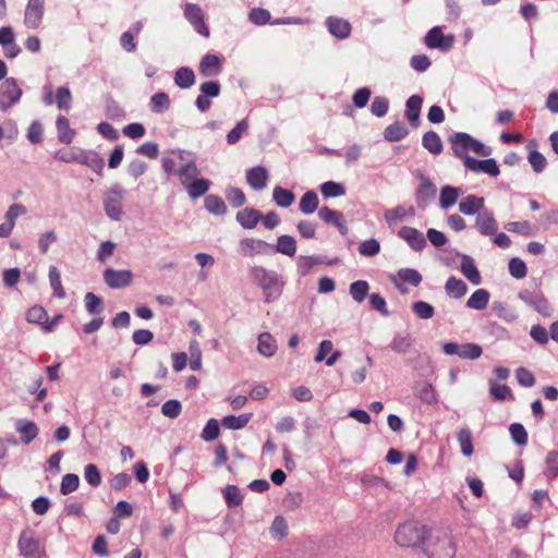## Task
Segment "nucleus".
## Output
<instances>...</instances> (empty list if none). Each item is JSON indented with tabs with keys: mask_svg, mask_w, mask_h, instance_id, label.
Returning a JSON list of instances; mask_svg holds the SVG:
<instances>
[{
	"mask_svg": "<svg viewBox=\"0 0 558 558\" xmlns=\"http://www.w3.org/2000/svg\"><path fill=\"white\" fill-rule=\"evenodd\" d=\"M368 291L369 284L365 280H357L350 284V294L352 299L357 303H362L365 300Z\"/></svg>",
	"mask_w": 558,
	"mask_h": 558,
	"instance_id": "obj_51",
	"label": "nucleus"
},
{
	"mask_svg": "<svg viewBox=\"0 0 558 558\" xmlns=\"http://www.w3.org/2000/svg\"><path fill=\"white\" fill-rule=\"evenodd\" d=\"M174 83L178 87L186 89L194 85L195 74L191 68H179L174 74Z\"/></svg>",
	"mask_w": 558,
	"mask_h": 558,
	"instance_id": "obj_41",
	"label": "nucleus"
},
{
	"mask_svg": "<svg viewBox=\"0 0 558 558\" xmlns=\"http://www.w3.org/2000/svg\"><path fill=\"white\" fill-rule=\"evenodd\" d=\"M461 194V190L459 187H454L451 185L442 186L439 195V205L442 209H448L453 206L459 196Z\"/></svg>",
	"mask_w": 558,
	"mask_h": 558,
	"instance_id": "obj_34",
	"label": "nucleus"
},
{
	"mask_svg": "<svg viewBox=\"0 0 558 558\" xmlns=\"http://www.w3.org/2000/svg\"><path fill=\"white\" fill-rule=\"evenodd\" d=\"M423 105V98L418 95H412L405 102V117L413 128L420 124V114Z\"/></svg>",
	"mask_w": 558,
	"mask_h": 558,
	"instance_id": "obj_24",
	"label": "nucleus"
},
{
	"mask_svg": "<svg viewBox=\"0 0 558 558\" xmlns=\"http://www.w3.org/2000/svg\"><path fill=\"white\" fill-rule=\"evenodd\" d=\"M415 396L423 402L434 404L437 402V396L433 386L428 383H420L415 387Z\"/></svg>",
	"mask_w": 558,
	"mask_h": 558,
	"instance_id": "obj_48",
	"label": "nucleus"
},
{
	"mask_svg": "<svg viewBox=\"0 0 558 558\" xmlns=\"http://www.w3.org/2000/svg\"><path fill=\"white\" fill-rule=\"evenodd\" d=\"M46 0H27L23 24L28 29H38L43 23Z\"/></svg>",
	"mask_w": 558,
	"mask_h": 558,
	"instance_id": "obj_9",
	"label": "nucleus"
},
{
	"mask_svg": "<svg viewBox=\"0 0 558 558\" xmlns=\"http://www.w3.org/2000/svg\"><path fill=\"white\" fill-rule=\"evenodd\" d=\"M226 198L232 207L239 208L246 202L245 194L239 187L228 186L226 189Z\"/></svg>",
	"mask_w": 558,
	"mask_h": 558,
	"instance_id": "obj_56",
	"label": "nucleus"
},
{
	"mask_svg": "<svg viewBox=\"0 0 558 558\" xmlns=\"http://www.w3.org/2000/svg\"><path fill=\"white\" fill-rule=\"evenodd\" d=\"M420 185L415 192V203L418 208L425 209L436 197V185L423 173L418 174Z\"/></svg>",
	"mask_w": 558,
	"mask_h": 558,
	"instance_id": "obj_13",
	"label": "nucleus"
},
{
	"mask_svg": "<svg viewBox=\"0 0 558 558\" xmlns=\"http://www.w3.org/2000/svg\"><path fill=\"white\" fill-rule=\"evenodd\" d=\"M170 97L163 92L156 93L151 96L149 101V109L151 112L161 114L170 108Z\"/></svg>",
	"mask_w": 558,
	"mask_h": 558,
	"instance_id": "obj_39",
	"label": "nucleus"
},
{
	"mask_svg": "<svg viewBox=\"0 0 558 558\" xmlns=\"http://www.w3.org/2000/svg\"><path fill=\"white\" fill-rule=\"evenodd\" d=\"M124 194L125 190L119 183L112 184L105 193V213L113 221H120L122 219Z\"/></svg>",
	"mask_w": 558,
	"mask_h": 558,
	"instance_id": "obj_5",
	"label": "nucleus"
},
{
	"mask_svg": "<svg viewBox=\"0 0 558 558\" xmlns=\"http://www.w3.org/2000/svg\"><path fill=\"white\" fill-rule=\"evenodd\" d=\"M53 101L59 110H70L72 106V94L70 88L68 86L59 87Z\"/></svg>",
	"mask_w": 558,
	"mask_h": 558,
	"instance_id": "obj_52",
	"label": "nucleus"
},
{
	"mask_svg": "<svg viewBox=\"0 0 558 558\" xmlns=\"http://www.w3.org/2000/svg\"><path fill=\"white\" fill-rule=\"evenodd\" d=\"M263 215L254 208L245 207L236 213L235 219L244 229H254Z\"/></svg>",
	"mask_w": 558,
	"mask_h": 558,
	"instance_id": "obj_25",
	"label": "nucleus"
},
{
	"mask_svg": "<svg viewBox=\"0 0 558 558\" xmlns=\"http://www.w3.org/2000/svg\"><path fill=\"white\" fill-rule=\"evenodd\" d=\"M413 313L421 319H429L434 316V307L425 301H416L412 304Z\"/></svg>",
	"mask_w": 558,
	"mask_h": 558,
	"instance_id": "obj_63",
	"label": "nucleus"
},
{
	"mask_svg": "<svg viewBox=\"0 0 558 558\" xmlns=\"http://www.w3.org/2000/svg\"><path fill=\"white\" fill-rule=\"evenodd\" d=\"M199 174L201 169L197 167L195 160H189L184 162L177 170V175L179 177L180 183L183 187L189 183L193 182L194 180L198 179Z\"/></svg>",
	"mask_w": 558,
	"mask_h": 558,
	"instance_id": "obj_26",
	"label": "nucleus"
},
{
	"mask_svg": "<svg viewBox=\"0 0 558 558\" xmlns=\"http://www.w3.org/2000/svg\"><path fill=\"white\" fill-rule=\"evenodd\" d=\"M457 440L460 445L461 453L470 458L474 452L472 433L469 428H461L457 434Z\"/></svg>",
	"mask_w": 558,
	"mask_h": 558,
	"instance_id": "obj_45",
	"label": "nucleus"
},
{
	"mask_svg": "<svg viewBox=\"0 0 558 558\" xmlns=\"http://www.w3.org/2000/svg\"><path fill=\"white\" fill-rule=\"evenodd\" d=\"M56 126L58 131V140L63 144H71L74 138L75 131L70 128L68 118L59 116L56 121Z\"/></svg>",
	"mask_w": 558,
	"mask_h": 558,
	"instance_id": "obj_35",
	"label": "nucleus"
},
{
	"mask_svg": "<svg viewBox=\"0 0 558 558\" xmlns=\"http://www.w3.org/2000/svg\"><path fill=\"white\" fill-rule=\"evenodd\" d=\"M78 163L87 166L97 174H101L105 167L104 158L93 150H81Z\"/></svg>",
	"mask_w": 558,
	"mask_h": 558,
	"instance_id": "obj_29",
	"label": "nucleus"
},
{
	"mask_svg": "<svg viewBox=\"0 0 558 558\" xmlns=\"http://www.w3.org/2000/svg\"><path fill=\"white\" fill-rule=\"evenodd\" d=\"M427 558H453L456 544L448 529L429 530L423 545Z\"/></svg>",
	"mask_w": 558,
	"mask_h": 558,
	"instance_id": "obj_2",
	"label": "nucleus"
},
{
	"mask_svg": "<svg viewBox=\"0 0 558 558\" xmlns=\"http://www.w3.org/2000/svg\"><path fill=\"white\" fill-rule=\"evenodd\" d=\"M223 497L229 508L238 507L242 504L243 497L238 486L227 485L223 489Z\"/></svg>",
	"mask_w": 558,
	"mask_h": 558,
	"instance_id": "obj_53",
	"label": "nucleus"
},
{
	"mask_svg": "<svg viewBox=\"0 0 558 558\" xmlns=\"http://www.w3.org/2000/svg\"><path fill=\"white\" fill-rule=\"evenodd\" d=\"M412 345V340L407 333H396L390 348L397 353H407Z\"/></svg>",
	"mask_w": 558,
	"mask_h": 558,
	"instance_id": "obj_55",
	"label": "nucleus"
},
{
	"mask_svg": "<svg viewBox=\"0 0 558 558\" xmlns=\"http://www.w3.org/2000/svg\"><path fill=\"white\" fill-rule=\"evenodd\" d=\"M461 272L471 283L475 286L480 284L482 281L480 271L473 258L469 255H461Z\"/></svg>",
	"mask_w": 558,
	"mask_h": 558,
	"instance_id": "obj_30",
	"label": "nucleus"
},
{
	"mask_svg": "<svg viewBox=\"0 0 558 558\" xmlns=\"http://www.w3.org/2000/svg\"><path fill=\"white\" fill-rule=\"evenodd\" d=\"M17 548L20 555L24 558H41L44 553L40 541L35 536V532L29 529L22 531Z\"/></svg>",
	"mask_w": 558,
	"mask_h": 558,
	"instance_id": "obj_7",
	"label": "nucleus"
},
{
	"mask_svg": "<svg viewBox=\"0 0 558 558\" xmlns=\"http://www.w3.org/2000/svg\"><path fill=\"white\" fill-rule=\"evenodd\" d=\"M508 269H509L510 275L515 279H522V278L526 277V274H527V268H526L525 263L518 257H512L509 260Z\"/></svg>",
	"mask_w": 558,
	"mask_h": 558,
	"instance_id": "obj_60",
	"label": "nucleus"
},
{
	"mask_svg": "<svg viewBox=\"0 0 558 558\" xmlns=\"http://www.w3.org/2000/svg\"><path fill=\"white\" fill-rule=\"evenodd\" d=\"M84 478L93 487L101 484V474L96 464L88 463L84 468Z\"/></svg>",
	"mask_w": 558,
	"mask_h": 558,
	"instance_id": "obj_59",
	"label": "nucleus"
},
{
	"mask_svg": "<svg viewBox=\"0 0 558 558\" xmlns=\"http://www.w3.org/2000/svg\"><path fill=\"white\" fill-rule=\"evenodd\" d=\"M184 17L190 22L195 32L205 38L210 35L209 28L204 21L202 8L195 3H186L184 7Z\"/></svg>",
	"mask_w": 558,
	"mask_h": 558,
	"instance_id": "obj_12",
	"label": "nucleus"
},
{
	"mask_svg": "<svg viewBox=\"0 0 558 558\" xmlns=\"http://www.w3.org/2000/svg\"><path fill=\"white\" fill-rule=\"evenodd\" d=\"M48 277H49L50 286L53 290V295L58 299H64L65 291L62 287L60 271L58 270V268L56 266L49 267Z\"/></svg>",
	"mask_w": 558,
	"mask_h": 558,
	"instance_id": "obj_49",
	"label": "nucleus"
},
{
	"mask_svg": "<svg viewBox=\"0 0 558 558\" xmlns=\"http://www.w3.org/2000/svg\"><path fill=\"white\" fill-rule=\"evenodd\" d=\"M445 290L448 295L460 299L466 293L468 287L463 280L450 277L445 284Z\"/></svg>",
	"mask_w": 558,
	"mask_h": 558,
	"instance_id": "obj_47",
	"label": "nucleus"
},
{
	"mask_svg": "<svg viewBox=\"0 0 558 558\" xmlns=\"http://www.w3.org/2000/svg\"><path fill=\"white\" fill-rule=\"evenodd\" d=\"M46 318L47 311L40 305H35L31 307L26 313V320L29 324H37L43 326L44 320H46Z\"/></svg>",
	"mask_w": 558,
	"mask_h": 558,
	"instance_id": "obj_64",
	"label": "nucleus"
},
{
	"mask_svg": "<svg viewBox=\"0 0 558 558\" xmlns=\"http://www.w3.org/2000/svg\"><path fill=\"white\" fill-rule=\"evenodd\" d=\"M409 134L408 128L404 123L397 121L388 125L384 131V137L388 142H398Z\"/></svg>",
	"mask_w": 558,
	"mask_h": 558,
	"instance_id": "obj_38",
	"label": "nucleus"
},
{
	"mask_svg": "<svg viewBox=\"0 0 558 558\" xmlns=\"http://www.w3.org/2000/svg\"><path fill=\"white\" fill-rule=\"evenodd\" d=\"M518 298L542 316L549 317L554 312L550 303L539 290L524 289L519 292Z\"/></svg>",
	"mask_w": 558,
	"mask_h": 558,
	"instance_id": "obj_6",
	"label": "nucleus"
},
{
	"mask_svg": "<svg viewBox=\"0 0 558 558\" xmlns=\"http://www.w3.org/2000/svg\"><path fill=\"white\" fill-rule=\"evenodd\" d=\"M319 199L314 191H307L303 194L299 203V209L304 215H311L318 209Z\"/></svg>",
	"mask_w": 558,
	"mask_h": 558,
	"instance_id": "obj_36",
	"label": "nucleus"
},
{
	"mask_svg": "<svg viewBox=\"0 0 558 558\" xmlns=\"http://www.w3.org/2000/svg\"><path fill=\"white\" fill-rule=\"evenodd\" d=\"M211 182L205 178H198L193 182L189 183L184 186L187 192V195L192 199H197L204 196L210 189Z\"/></svg>",
	"mask_w": 558,
	"mask_h": 558,
	"instance_id": "obj_32",
	"label": "nucleus"
},
{
	"mask_svg": "<svg viewBox=\"0 0 558 558\" xmlns=\"http://www.w3.org/2000/svg\"><path fill=\"white\" fill-rule=\"evenodd\" d=\"M397 289L402 293H407L408 289L403 287V282H408L413 287L420 286L422 276L416 269L401 268L398 270L396 277L392 279Z\"/></svg>",
	"mask_w": 558,
	"mask_h": 558,
	"instance_id": "obj_18",
	"label": "nucleus"
},
{
	"mask_svg": "<svg viewBox=\"0 0 558 558\" xmlns=\"http://www.w3.org/2000/svg\"><path fill=\"white\" fill-rule=\"evenodd\" d=\"M415 210L412 206L405 207V206H397L392 209H387L384 214L386 222L391 226L399 221H402L403 219L408 217H414Z\"/></svg>",
	"mask_w": 558,
	"mask_h": 558,
	"instance_id": "obj_31",
	"label": "nucleus"
},
{
	"mask_svg": "<svg viewBox=\"0 0 558 558\" xmlns=\"http://www.w3.org/2000/svg\"><path fill=\"white\" fill-rule=\"evenodd\" d=\"M257 352L265 356L271 357L276 354L278 344L274 336L269 332H262L257 338Z\"/></svg>",
	"mask_w": 558,
	"mask_h": 558,
	"instance_id": "obj_28",
	"label": "nucleus"
},
{
	"mask_svg": "<svg viewBox=\"0 0 558 558\" xmlns=\"http://www.w3.org/2000/svg\"><path fill=\"white\" fill-rule=\"evenodd\" d=\"M442 350L447 355H458L461 359L476 360L482 353V347L476 343L447 342Z\"/></svg>",
	"mask_w": 558,
	"mask_h": 558,
	"instance_id": "obj_10",
	"label": "nucleus"
},
{
	"mask_svg": "<svg viewBox=\"0 0 558 558\" xmlns=\"http://www.w3.org/2000/svg\"><path fill=\"white\" fill-rule=\"evenodd\" d=\"M320 193L324 197H340L345 194V189L341 183L327 181L320 185Z\"/></svg>",
	"mask_w": 558,
	"mask_h": 558,
	"instance_id": "obj_54",
	"label": "nucleus"
},
{
	"mask_svg": "<svg viewBox=\"0 0 558 558\" xmlns=\"http://www.w3.org/2000/svg\"><path fill=\"white\" fill-rule=\"evenodd\" d=\"M490 293L486 289H477L466 301V306L472 310L482 311L488 305Z\"/></svg>",
	"mask_w": 558,
	"mask_h": 558,
	"instance_id": "obj_33",
	"label": "nucleus"
},
{
	"mask_svg": "<svg viewBox=\"0 0 558 558\" xmlns=\"http://www.w3.org/2000/svg\"><path fill=\"white\" fill-rule=\"evenodd\" d=\"M220 428L219 422L216 418H210L206 423L201 437L205 441H214L219 437Z\"/></svg>",
	"mask_w": 558,
	"mask_h": 558,
	"instance_id": "obj_61",
	"label": "nucleus"
},
{
	"mask_svg": "<svg viewBox=\"0 0 558 558\" xmlns=\"http://www.w3.org/2000/svg\"><path fill=\"white\" fill-rule=\"evenodd\" d=\"M326 26L328 28V32L339 39H345L351 34V24L347 20L341 17H327Z\"/></svg>",
	"mask_w": 558,
	"mask_h": 558,
	"instance_id": "obj_20",
	"label": "nucleus"
},
{
	"mask_svg": "<svg viewBox=\"0 0 558 558\" xmlns=\"http://www.w3.org/2000/svg\"><path fill=\"white\" fill-rule=\"evenodd\" d=\"M422 145L433 155H439L442 151L441 138L434 131H428L423 135Z\"/></svg>",
	"mask_w": 558,
	"mask_h": 558,
	"instance_id": "obj_40",
	"label": "nucleus"
},
{
	"mask_svg": "<svg viewBox=\"0 0 558 558\" xmlns=\"http://www.w3.org/2000/svg\"><path fill=\"white\" fill-rule=\"evenodd\" d=\"M80 485V477L76 474L68 473L62 477L60 492L62 495H69L75 492Z\"/></svg>",
	"mask_w": 558,
	"mask_h": 558,
	"instance_id": "obj_58",
	"label": "nucleus"
},
{
	"mask_svg": "<svg viewBox=\"0 0 558 558\" xmlns=\"http://www.w3.org/2000/svg\"><path fill=\"white\" fill-rule=\"evenodd\" d=\"M204 206L207 211L216 216L225 215L228 209L223 199L215 194H210L205 197Z\"/></svg>",
	"mask_w": 558,
	"mask_h": 558,
	"instance_id": "obj_42",
	"label": "nucleus"
},
{
	"mask_svg": "<svg viewBox=\"0 0 558 558\" xmlns=\"http://www.w3.org/2000/svg\"><path fill=\"white\" fill-rule=\"evenodd\" d=\"M450 143L454 156L461 158L463 161L465 157H470L466 154L469 150L483 157H488L493 153L492 147L484 145L482 142L464 132L453 134L450 137Z\"/></svg>",
	"mask_w": 558,
	"mask_h": 558,
	"instance_id": "obj_4",
	"label": "nucleus"
},
{
	"mask_svg": "<svg viewBox=\"0 0 558 558\" xmlns=\"http://www.w3.org/2000/svg\"><path fill=\"white\" fill-rule=\"evenodd\" d=\"M474 227L480 234L485 236H493L498 231V222L493 211L486 208L475 217Z\"/></svg>",
	"mask_w": 558,
	"mask_h": 558,
	"instance_id": "obj_16",
	"label": "nucleus"
},
{
	"mask_svg": "<svg viewBox=\"0 0 558 558\" xmlns=\"http://www.w3.org/2000/svg\"><path fill=\"white\" fill-rule=\"evenodd\" d=\"M272 199L277 204V206L288 208L294 203L295 195L290 190L283 189L281 186H276L272 191Z\"/></svg>",
	"mask_w": 558,
	"mask_h": 558,
	"instance_id": "obj_43",
	"label": "nucleus"
},
{
	"mask_svg": "<svg viewBox=\"0 0 558 558\" xmlns=\"http://www.w3.org/2000/svg\"><path fill=\"white\" fill-rule=\"evenodd\" d=\"M428 531L425 525L416 521H405L398 525L395 542L407 548L423 546Z\"/></svg>",
	"mask_w": 558,
	"mask_h": 558,
	"instance_id": "obj_3",
	"label": "nucleus"
},
{
	"mask_svg": "<svg viewBox=\"0 0 558 558\" xmlns=\"http://www.w3.org/2000/svg\"><path fill=\"white\" fill-rule=\"evenodd\" d=\"M199 72L205 77H213L221 72L220 59L216 54H205L199 63Z\"/></svg>",
	"mask_w": 558,
	"mask_h": 558,
	"instance_id": "obj_27",
	"label": "nucleus"
},
{
	"mask_svg": "<svg viewBox=\"0 0 558 558\" xmlns=\"http://www.w3.org/2000/svg\"><path fill=\"white\" fill-rule=\"evenodd\" d=\"M512 440L518 446H525L527 444V433L524 426L520 423H512L509 427Z\"/></svg>",
	"mask_w": 558,
	"mask_h": 558,
	"instance_id": "obj_62",
	"label": "nucleus"
},
{
	"mask_svg": "<svg viewBox=\"0 0 558 558\" xmlns=\"http://www.w3.org/2000/svg\"><path fill=\"white\" fill-rule=\"evenodd\" d=\"M132 272L128 269L116 270L107 268L104 271V280L106 284L112 289H121L129 286L132 281Z\"/></svg>",
	"mask_w": 558,
	"mask_h": 558,
	"instance_id": "obj_17",
	"label": "nucleus"
},
{
	"mask_svg": "<svg viewBox=\"0 0 558 558\" xmlns=\"http://www.w3.org/2000/svg\"><path fill=\"white\" fill-rule=\"evenodd\" d=\"M276 252L292 257L296 253V241L291 235H280L277 239Z\"/></svg>",
	"mask_w": 558,
	"mask_h": 558,
	"instance_id": "obj_44",
	"label": "nucleus"
},
{
	"mask_svg": "<svg viewBox=\"0 0 558 558\" xmlns=\"http://www.w3.org/2000/svg\"><path fill=\"white\" fill-rule=\"evenodd\" d=\"M485 209V201L476 195H468L459 203V211L465 216L478 215Z\"/></svg>",
	"mask_w": 558,
	"mask_h": 558,
	"instance_id": "obj_22",
	"label": "nucleus"
},
{
	"mask_svg": "<svg viewBox=\"0 0 558 558\" xmlns=\"http://www.w3.org/2000/svg\"><path fill=\"white\" fill-rule=\"evenodd\" d=\"M16 430L21 434V440L28 445L31 444L38 435V427L34 422H19L16 425Z\"/></svg>",
	"mask_w": 558,
	"mask_h": 558,
	"instance_id": "obj_46",
	"label": "nucleus"
},
{
	"mask_svg": "<svg viewBox=\"0 0 558 558\" xmlns=\"http://www.w3.org/2000/svg\"><path fill=\"white\" fill-rule=\"evenodd\" d=\"M454 37L452 35L445 36L438 26L428 31L425 36V45L432 49L449 51L453 47Z\"/></svg>",
	"mask_w": 558,
	"mask_h": 558,
	"instance_id": "obj_14",
	"label": "nucleus"
},
{
	"mask_svg": "<svg viewBox=\"0 0 558 558\" xmlns=\"http://www.w3.org/2000/svg\"><path fill=\"white\" fill-rule=\"evenodd\" d=\"M252 416H253V413H244L239 416L227 415L221 420V425L228 429H233V430L242 429L248 424Z\"/></svg>",
	"mask_w": 558,
	"mask_h": 558,
	"instance_id": "obj_37",
	"label": "nucleus"
},
{
	"mask_svg": "<svg viewBox=\"0 0 558 558\" xmlns=\"http://www.w3.org/2000/svg\"><path fill=\"white\" fill-rule=\"evenodd\" d=\"M84 300H85L86 311L89 314L96 315V314H100L104 311L102 300L99 296H97L96 294H94L93 292H87L85 294Z\"/></svg>",
	"mask_w": 558,
	"mask_h": 558,
	"instance_id": "obj_57",
	"label": "nucleus"
},
{
	"mask_svg": "<svg viewBox=\"0 0 558 558\" xmlns=\"http://www.w3.org/2000/svg\"><path fill=\"white\" fill-rule=\"evenodd\" d=\"M398 236L404 240L409 246L416 252L422 251L426 246V239L423 233L415 228L404 226L399 230Z\"/></svg>",
	"mask_w": 558,
	"mask_h": 558,
	"instance_id": "obj_19",
	"label": "nucleus"
},
{
	"mask_svg": "<svg viewBox=\"0 0 558 558\" xmlns=\"http://www.w3.org/2000/svg\"><path fill=\"white\" fill-rule=\"evenodd\" d=\"M318 217L327 222L333 225L341 234H347L348 227L345 225V221L343 219V215L337 210L330 209L328 207H322L318 209Z\"/></svg>",
	"mask_w": 558,
	"mask_h": 558,
	"instance_id": "obj_23",
	"label": "nucleus"
},
{
	"mask_svg": "<svg viewBox=\"0 0 558 558\" xmlns=\"http://www.w3.org/2000/svg\"><path fill=\"white\" fill-rule=\"evenodd\" d=\"M252 284L262 291L265 303H274L281 296L286 281L275 269L252 265L247 270Z\"/></svg>",
	"mask_w": 558,
	"mask_h": 558,
	"instance_id": "obj_1",
	"label": "nucleus"
},
{
	"mask_svg": "<svg viewBox=\"0 0 558 558\" xmlns=\"http://www.w3.org/2000/svg\"><path fill=\"white\" fill-rule=\"evenodd\" d=\"M544 475L548 481L558 476V451H549L545 460Z\"/></svg>",
	"mask_w": 558,
	"mask_h": 558,
	"instance_id": "obj_50",
	"label": "nucleus"
},
{
	"mask_svg": "<svg viewBox=\"0 0 558 558\" xmlns=\"http://www.w3.org/2000/svg\"><path fill=\"white\" fill-rule=\"evenodd\" d=\"M270 244L264 240L255 238H244L239 241L236 252L239 255L247 258H253L257 255H265L268 252Z\"/></svg>",
	"mask_w": 558,
	"mask_h": 558,
	"instance_id": "obj_11",
	"label": "nucleus"
},
{
	"mask_svg": "<svg viewBox=\"0 0 558 558\" xmlns=\"http://www.w3.org/2000/svg\"><path fill=\"white\" fill-rule=\"evenodd\" d=\"M22 89L13 77L5 78L0 85V110L7 111L17 104L22 97Z\"/></svg>",
	"mask_w": 558,
	"mask_h": 558,
	"instance_id": "obj_8",
	"label": "nucleus"
},
{
	"mask_svg": "<svg viewBox=\"0 0 558 558\" xmlns=\"http://www.w3.org/2000/svg\"><path fill=\"white\" fill-rule=\"evenodd\" d=\"M463 165L468 170L475 173L483 172L490 177H498L500 173L499 167L493 158L478 160L473 157H465Z\"/></svg>",
	"mask_w": 558,
	"mask_h": 558,
	"instance_id": "obj_15",
	"label": "nucleus"
},
{
	"mask_svg": "<svg viewBox=\"0 0 558 558\" xmlns=\"http://www.w3.org/2000/svg\"><path fill=\"white\" fill-rule=\"evenodd\" d=\"M246 181L248 185L255 191L265 189L268 181L267 169L263 166L250 168L246 171Z\"/></svg>",
	"mask_w": 558,
	"mask_h": 558,
	"instance_id": "obj_21",
	"label": "nucleus"
}]
</instances>
